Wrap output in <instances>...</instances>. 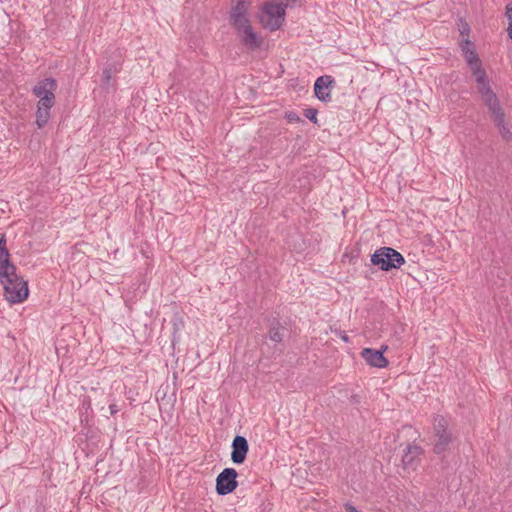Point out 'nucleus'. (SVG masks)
<instances>
[{"mask_svg": "<svg viewBox=\"0 0 512 512\" xmlns=\"http://www.w3.org/2000/svg\"><path fill=\"white\" fill-rule=\"evenodd\" d=\"M4 289V298L10 304L24 302L29 296L28 283L17 274V268L7 271L6 276H0Z\"/></svg>", "mask_w": 512, "mask_h": 512, "instance_id": "1", "label": "nucleus"}, {"mask_svg": "<svg viewBox=\"0 0 512 512\" xmlns=\"http://www.w3.org/2000/svg\"><path fill=\"white\" fill-rule=\"evenodd\" d=\"M54 106V104H37V112H36V124L38 128H43L49 118H50V110Z\"/></svg>", "mask_w": 512, "mask_h": 512, "instance_id": "18", "label": "nucleus"}, {"mask_svg": "<svg viewBox=\"0 0 512 512\" xmlns=\"http://www.w3.org/2000/svg\"><path fill=\"white\" fill-rule=\"evenodd\" d=\"M505 15L508 19V27H507L508 36L512 40V2H510L506 5Z\"/></svg>", "mask_w": 512, "mask_h": 512, "instance_id": "22", "label": "nucleus"}, {"mask_svg": "<svg viewBox=\"0 0 512 512\" xmlns=\"http://www.w3.org/2000/svg\"><path fill=\"white\" fill-rule=\"evenodd\" d=\"M339 337L344 341L345 343L350 342V338L347 336V334L344 331L339 332Z\"/></svg>", "mask_w": 512, "mask_h": 512, "instance_id": "28", "label": "nucleus"}, {"mask_svg": "<svg viewBox=\"0 0 512 512\" xmlns=\"http://www.w3.org/2000/svg\"><path fill=\"white\" fill-rule=\"evenodd\" d=\"M109 410L111 415H115L116 413L119 412L118 406L114 403L109 405Z\"/></svg>", "mask_w": 512, "mask_h": 512, "instance_id": "27", "label": "nucleus"}, {"mask_svg": "<svg viewBox=\"0 0 512 512\" xmlns=\"http://www.w3.org/2000/svg\"><path fill=\"white\" fill-rule=\"evenodd\" d=\"M334 83V79L329 75L320 76L316 79L314 84L315 96L323 102L331 99L328 88Z\"/></svg>", "mask_w": 512, "mask_h": 512, "instance_id": "13", "label": "nucleus"}, {"mask_svg": "<svg viewBox=\"0 0 512 512\" xmlns=\"http://www.w3.org/2000/svg\"><path fill=\"white\" fill-rule=\"evenodd\" d=\"M423 453L424 450L421 446L414 443L408 444L401 459L403 468L415 470L419 462V457Z\"/></svg>", "mask_w": 512, "mask_h": 512, "instance_id": "10", "label": "nucleus"}, {"mask_svg": "<svg viewBox=\"0 0 512 512\" xmlns=\"http://www.w3.org/2000/svg\"><path fill=\"white\" fill-rule=\"evenodd\" d=\"M231 460L234 464H242L246 460L249 444L244 436L236 435L232 441Z\"/></svg>", "mask_w": 512, "mask_h": 512, "instance_id": "9", "label": "nucleus"}, {"mask_svg": "<svg viewBox=\"0 0 512 512\" xmlns=\"http://www.w3.org/2000/svg\"><path fill=\"white\" fill-rule=\"evenodd\" d=\"M235 5L232 7L230 12V23L231 25H241L249 21L247 18L248 8L251 4V0H233Z\"/></svg>", "mask_w": 512, "mask_h": 512, "instance_id": "11", "label": "nucleus"}, {"mask_svg": "<svg viewBox=\"0 0 512 512\" xmlns=\"http://www.w3.org/2000/svg\"><path fill=\"white\" fill-rule=\"evenodd\" d=\"M121 70V64L119 62H113L106 65L103 69L102 79H101V87L109 91L114 87V84L111 83L113 75H116Z\"/></svg>", "mask_w": 512, "mask_h": 512, "instance_id": "15", "label": "nucleus"}, {"mask_svg": "<svg viewBox=\"0 0 512 512\" xmlns=\"http://www.w3.org/2000/svg\"><path fill=\"white\" fill-rule=\"evenodd\" d=\"M467 64H468L473 76L475 77L477 87L489 82L487 74H486L485 70L482 68V62L479 59V57H477L473 60L468 59Z\"/></svg>", "mask_w": 512, "mask_h": 512, "instance_id": "16", "label": "nucleus"}, {"mask_svg": "<svg viewBox=\"0 0 512 512\" xmlns=\"http://www.w3.org/2000/svg\"><path fill=\"white\" fill-rule=\"evenodd\" d=\"M56 88L57 84L54 78H45L33 87L32 92L36 97L40 98L39 104H55L54 91Z\"/></svg>", "mask_w": 512, "mask_h": 512, "instance_id": "6", "label": "nucleus"}, {"mask_svg": "<svg viewBox=\"0 0 512 512\" xmlns=\"http://www.w3.org/2000/svg\"><path fill=\"white\" fill-rule=\"evenodd\" d=\"M371 263L382 271L398 269L405 263L404 256L392 247H380L371 255Z\"/></svg>", "mask_w": 512, "mask_h": 512, "instance_id": "4", "label": "nucleus"}, {"mask_svg": "<svg viewBox=\"0 0 512 512\" xmlns=\"http://www.w3.org/2000/svg\"><path fill=\"white\" fill-rule=\"evenodd\" d=\"M287 334V327L283 325L278 319L274 318L270 321L266 338L273 342L275 350L282 352V349L279 348V346L282 344Z\"/></svg>", "mask_w": 512, "mask_h": 512, "instance_id": "8", "label": "nucleus"}, {"mask_svg": "<svg viewBox=\"0 0 512 512\" xmlns=\"http://www.w3.org/2000/svg\"><path fill=\"white\" fill-rule=\"evenodd\" d=\"M317 113L318 111L313 108H307L304 110L305 117H307L313 123H317Z\"/></svg>", "mask_w": 512, "mask_h": 512, "instance_id": "23", "label": "nucleus"}, {"mask_svg": "<svg viewBox=\"0 0 512 512\" xmlns=\"http://www.w3.org/2000/svg\"><path fill=\"white\" fill-rule=\"evenodd\" d=\"M361 357L372 367L385 368L389 364V361L383 355V350L364 348L361 351Z\"/></svg>", "mask_w": 512, "mask_h": 512, "instance_id": "12", "label": "nucleus"}, {"mask_svg": "<svg viewBox=\"0 0 512 512\" xmlns=\"http://www.w3.org/2000/svg\"><path fill=\"white\" fill-rule=\"evenodd\" d=\"M286 118H287L288 122H290V123H297V122L301 121L300 117L295 112L287 113Z\"/></svg>", "mask_w": 512, "mask_h": 512, "instance_id": "24", "label": "nucleus"}, {"mask_svg": "<svg viewBox=\"0 0 512 512\" xmlns=\"http://www.w3.org/2000/svg\"><path fill=\"white\" fill-rule=\"evenodd\" d=\"M488 110L491 114L493 123L505 118V113L500 105V102H498L496 105L488 107Z\"/></svg>", "mask_w": 512, "mask_h": 512, "instance_id": "21", "label": "nucleus"}, {"mask_svg": "<svg viewBox=\"0 0 512 512\" xmlns=\"http://www.w3.org/2000/svg\"><path fill=\"white\" fill-rule=\"evenodd\" d=\"M469 32H470V28H469L468 24H467V23H465V24L463 25L462 29L460 30V33H461L462 35H464V34H468Z\"/></svg>", "mask_w": 512, "mask_h": 512, "instance_id": "29", "label": "nucleus"}, {"mask_svg": "<svg viewBox=\"0 0 512 512\" xmlns=\"http://www.w3.org/2000/svg\"><path fill=\"white\" fill-rule=\"evenodd\" d=\"M344 507L347 512H359L357 508L350 503H346Z\"/></svg>", "mask_w": 512, "mask_h": 512, "instance_id": "26", "label": "nucleus"}, {"mask_svg": "<svg viewBox=\"0 0 512 512\" xmlns=\"http://www.w3.org/2000/svg\"><path fill=\"white\" fill-rule=\"evenodd\" d=\"M349 402L352 404V405H358L360 404L361 402V398L359 395H352L350 398H349Z\"/></svg>", "mask_w": 512, "mask_h": 512, "instance_id": "25", "label": "nucleus"}, {"mask_svg": "<svg viewBox=\"0 0 512 512\" xmlns=\"http://www.w3.org/2000/svg\"><path fill=\"white\" fill-rule=\"evenodd\" d=\"M494 125L498 128L499 134L505 141L512 139V132L505 122V118L494 122Z\"/></svg>", "mask_w": 512, "mask_h": 512, "instance_id": "20", "label": "nucleus"}, {"mask_svg": "<svg viewBox=\"0 0 512 512\" xmlns=\"http://www.w3.org/2000/svg\"><path fill=\"white\" fill-rule=\"evenodd\" d=\"M234 28L237 30L241 37V41L245 47L251 51L259 49L263 43L261 37L253 30L250 21L241 25H235Z\"/></svg>", "mask_w": 512, "mask_h": 512, "instance_id": "7", "label": "nucleus"}, {"mask_svg": "<svg viewBox=\"0 0 512 512\" xmlns=\"http://www.w3.org/2000/svg\"><path fill=\"white\" fill-rule=\"evenodd\" d=\"M460 46L466 62H468V59L473 60L478 57V54L475 51L474 43L469 39L462 40Z\"/></svg>", "mask_w": 512, "mask_h": 512, "instance_id": "19", "label": "nucleus"}, {"mask_svg": "<svg viewBox=\"0 0 512 512\" xmlns=\"http://www.w3.org/2000/svg\"><path fill=\"white\" fill-rule=\"evenodd\" d=\"M387 346H382L379 350H383V353L387 350Z\"/></svg>", "mask_w": 512, "mask_h": 512, "instance_id": "30", "label": "nucleus"}, {"mask_svg": "<svg viewBox=\"0 0 512 512\" xmlns=\"http://www.w3.org/2000/svg\"><path fill=\"white\" fill-rule=\"evenodd\" d=\"M17 268L10 260V253L7 248L6 237L3 234L0 237V276H6L7 271Z\"/></svg>", "mask_w": 512, "mask_h": 512, "instance_id": "14", "label": "nucleus"}, {"mask_svg": "<svg viewBox=\"0 0 512 512\" xmlns=\"http://www.w3.org/2000/svg\"><path fill=\"white\" fill-rule=\"evenodd\" d=\"M238 473L234 468H225L216 477V493L220 496L231 494L238 487Z\"/></svg>", "mask_w": 512, "mask_h": 512, "instance_id": "5", "label": "nucleus"}, {"mask_svg": "<svg viewBox=\"0 0 512 512\" xmlns=\"http://www.w3.org/2000/svg\"><path fill=\"white\" fill-rule=\"evenodd\" d=\"M456 440L452 430L449 428V421L442 415L433 417L432 435L430 437L432 450L437 455H442L449 450L450 445Z\"/></svg>", "mask_w": 512, "mask_h": 512, "instance_id": "3", "label": "nucleus"}, {"mask_svg": "<svg viewBox=\"0 0 512 512\" xmlns=\"http://www.w3.org/2000/svg\"><path fill=\"white\" fill-rule=\"evenodd\" d=\"M478 92L484 104L488 107L496 105L499 102L497 95L493 92L489 82L477 87Z\"/></svg>", "mask_w": 512, "mask_h": 512, "instance_id": "17", "label": "nucleus"}, {"mask_svg": "<svg viewBox=\"0 0 512 512\" xmlns=\"http://www.w3.org/2000/svg\"><path fill=\"white\" fill-rule=\"evenodd\" d=\"M287 4L284 0H271L265 2L257 13L261 25L269 31H276L281 28L285 21Z\"/></svg>", "mask_w": 512, "mask_h": 512, "instance_id": "2", "label": "nucleus"}]
</instances>
